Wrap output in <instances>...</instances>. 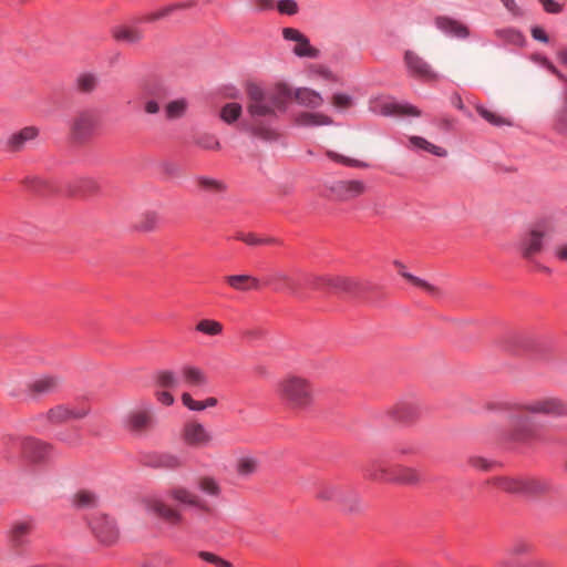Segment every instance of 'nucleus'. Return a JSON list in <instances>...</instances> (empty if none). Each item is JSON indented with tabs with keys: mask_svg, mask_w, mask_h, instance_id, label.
<instances>
[{
	"mask_svg": "<svg viewBox=\"0 0 567 567\" xmlns=\"http://www.w3.org/2000/svg\"><path fill=\"white\" fill-rule=\"evenodd\" d=\"M246 91L249 100L247 111L254 120L258 117H276L278 112H286L288 103L292 97L291 89L284 83L276 84L271 89H264L256 83H248ZM246 130L252 136L264 141L277 138L275 128L257 123V121L252 125L247 126Z\"/></svg>",
	"mask_w": 567,
	"mask_h": 567,
	"instance_id": "nucleus-1",
	"label": "nucleus"
},
{
	"mask_svg": "<svg viewBox=\"0 0 567 567\" xmlns=\"http://www.w3.org/2000/svg\"><path fill=\"white\" fill-rule=\"evenodd\" d=\"M167 499H173L182 506L206 509L205 503L194 492L178 486L172 488L166 496L154 495L145 498L146 511L169 524H179L182 522V514L171 507L167 504Z\"/></svg>",
	"mask_w": 567,
	"mask_h": 567,
	"instance_id": "nucleus-2",
	"label": "nucleus"
},
{
	"mask_svg": "<svg viewBox=\"0 0 567 567\" xmlns=\"http://www.w3.org/2000/svg\"><path fill=\"white\" fill-rule=\"evenodd\" d=\"M154 378L158 386L167 389L185 386L194 391H205L209 386V378L205 371L192 364L181 367L177 372L161 370Z\"/></svg>",
	"mask_w": 567,
	"mask_h": 567,
	"instance_id": "nucleus-3",
	"label": "nucleus"
},
{
	"mask_svg": "<svg viewBox=\"0 0 567 567\" xmlns=\"http://www.w3.org/2000/svg\"><path fill=\"white\" fill-rule=\"evenodd\" d=\"M277 394L282 402L292 409L305 410L313 403L311 383L301 377L288 375L277 384Z\"/></svg>",
	"mask_w": 567,
	"mask_h": 567,
	"instance_id": "nucleus-4",
	"label": "nucleus"
},
{
	"mask_svg": "<svg viewBox=\"0 0 567 567\" xmlns=\"http://www.w3.org/2000/svg\"><path fill=\"white\" fill-rule=\"evenodd\" d=\"M189 4L186 2H182L169 4L158 10L148 12L131 24L114 27L112 34L117 42H124L127 44L138 43L144 38V31L140 27L141 23H152L157 20L167 18L176 10L187 8Z\"/></svg>",
	"mask_w": 567,
	"mask_h": 567,
	"instance_id": "nucleus-5",
	"label": "nucleus"
},
{
	"mask_svg": "<svg viewBox=\"0 0 567 567\" xmlns=\"http://www.w3.org/2000/svg\"><path fill=\"white\" fill-rule=\"evenodd\" d=\"M492 483L506 493L524 496L537 495L549 488L547 481L537 477L499 476L493 478Z\"/></svg>",
	"mask_w": 567,
	"mask_h": 567,
	"instance_id": "nucleus-6",
	"label": "nucleus"
},
{
	"mask_svg": "<svg viewBox=\"0 0 567 567\" xmlns=\"http://www.w3.org/2000/svg\"><path fill=\"white\" fill-rule=\"evenodd\" d=\"M317 498L338 504L349 512L358 511L361 505L360 497L354 491L333 484L323 485L319 489Z\"/></svg>",
	"mask_w": 567,
	"mask_h": 567,
	"instance_id": "nucleus-7",
	"label": "nucleus"
},
{
	"mask_svg": "<svg viewBox=\"0 0 567 567\" xmlns=\"http://www.w3.org/2000/svg\"><path fill=\"white\" fill-rule=\"evenodd\" d=\"M370 109L372 112L383 116H415L421 115V111L405 102L396 101L390 96H381L371 101Z\"/></svg>",
	"mask_w": 567,
	"mask_h": 567,
	"instance_id": "nucleus-8",
	"label": "nucleus"
},
{
	"mask_svg": "<svg viewBox=\"0 0 567 567\" xmlns=\"http://www.w3.org/2000/svg\"><path fill=\"white\" fill-rule=\"evenodd\" d=\"M100 124L99 113L94 110L80 111L71 124V134L75 141L90 140Z\"/></svg>",
	"mask_w": 567,
	"mask_h": 567,
	"instance_id": "nucleus-9",
	"label": "nucleus"
},
{
	"mask_svg": "<svg viewBox=\"0 0 567 567\" xmlns=\"http://www.w3.org/2000/svg\"><path fill=\"white\" fill-rule=\"evenodd\" d=\"M124 426L127 431L142 434L154 426L153 408L143 402L130 411L124 417Z\"/></svg>",
	"mask_w": 567,
	"mask_h": 567,
	"instance_id": "nucleus-10",
	"label": "nucleus"
},
{
	"mask_svg": "<svg viewBox=\"0 0 567 567\" xmlns=\"http://www.w3.org/2000/svg\"><path fill=\"white\" fill-rule=\"evenodd\" d=\"M89 525L93 535L101 544L111 546L117 542L120 536L118 528L111 517L95 513L89 519Z\"/></svg>",
	"mask_w": 567,
	"mask_h": 567,
	"instance_id": "nucleus-11",
	"label": "nucleus"
},
{
	"mask_svg": "<svg viewBox=\"0 0 567 567\" xmlns=\"http://www.w3.org/2000/svg\"><path fill=\"white\" fill-rule=\"evenodd\" d=\"M308 287L312 289H327L338 293H354L358 290V282L347 277H319L310 276L305 278Z\"/></svg>",
	"mask_w": 567,
	"mask_h": 567,
	"instance_id": "nucleus-12",
	"label": "nucleus"
},
{
	"mask_svg": "<svg viewBox=\"0 0 567 567\" xmlns=\"http://www.w3.org/2000/svg\"><path fill=\"white\" fill-rule=\"evenodd\" d=\"M303 276L298 279L284 271H275L265 277L262 285L270 287L272 290L278 292H288L292 296L299 297L303 286L308 287Z\"/></svg>",
	"mask_w": 567,
	"mask_h": 567,
	"instance_id": "nucleus-13",
	"label": "nucleus"
},
{
	"mask_svg": "<svg viewBox=\"0 0 567 567\" xmlns=\"http://www.w3.org/2000/svg\"><path fill=\"white\" fill-rule=\"evenodd\" d=\"M520 411L547 416H567V403L558 398H543L524 403Z\"/></svg>",
	"mask_w": 567,
	"mask_h": 567,
	"instance_id": "nucleus-14",
	"label": "nucleus"
},
{
	"mask_svg": "<svg viewBox=\"0 0 567 567\" xmlns=\"http://www.w3.org/2000/svg\"><path fill=\"white\" fill-rule=\"evenodd\" d=\"M511 441L530 443L540 439V427L530 417L514 415L511 417Z\"/></svg>",
	"mask_w": 567,
	"mask_h": 567,
	"instance_id": "nucleus-15",
	"label": "nucleus"
},
{
	"mask_svg": "<svg viewBox=\"0 0 567 567\" xmlns=\"http://www.w3.org/2000/svg\"><path fill=\"white\" fill-rule=\"evenodd\" d=\"M181 437L184 444L190 447H207L213 443V433L196 421L187 422L183 426Z\"/></svg>",
	"mask_w": 567,
	"mask_h": 567,
	"instance_id": "nucleus-16",
	"label": "nucleus"
},
{
	"mask_svg": "<svg viewBox=\"0 0 567 567\" xmlns=\"http://www.w3.org/2000/svg\"><path fill=\"white\" fill-rule=\"evenodd\" d=\"M404 63L408 74L414 79L422 81H434L439 79V74L432 69L430 63L412 50L405 51Z\"/></svg>",
	"mask_w": 567,
	"mask_h": 567,
	"instance_id": "nucleus-17",
	"label": "nucleus"
},
{
	"mask_svg": "<svg viewBox=\"0 0 567 567\" xmlns=\"http://www.w3.org/2000/svg\"><path fill=\"white\" fill-rule=\"evenodd\" d=\"M545 233L533 228L523 234L517 243V248L523 258L532 260L543 250Z\"/></svg>",
	"mask_w": 567,
	"mask_h": 567,
	"instance_id": "nucleus-18",
	"label": "nucleus"
},
{
	"mask_svg": "<svg viewBox=\"0 0 567 567\" xmlns=\"http://www.w3.org/2000/svg\"><path fill=\"white\" fill-rule=\"evenodd\" d=\"M434 25L450 39L466 40L471 34L465 23L450 16H437L434 19Z\"/></svg>",
	"mask_w": 567,
	"mask_h": 567,
	"instance_id": "nucleus-19",
	"label": "nucleus"
},
{
	"mask_svg": "<svg viewBox=\"0 0 567 567\" xmlns=\"http://www.w3.org/2000/svg\"><path fill=\"white\" fill-rule=\"evenodd\" d=\"M331 192L340 200H350L365 192V184L359 179L338 181L332 184Z\"/></svg>",
	"mask_w": 567,
	"mask_h": 567,
	"instance_id": "nucleus-20",
	"label": "nucleus"
},
{
	"mask_svg": "<svg viewBox=\"0 0 567 567\" xmlns=\"http://www.w3.org/2000/svg\"><path fill=\"white\" fill-rule=\"evenodd\" d=\"M365 477L377 482L391 483L393 468H390L386 463L379 458L370 460L362 468Z\"/></svg>",
	"mask_w": 567,
	"mask_h": 567,
	"instance_id": "nucleus-21",
	"label": "nucleus"
},
{
	"mask_svg": "<svg viewBox=\"0 0 567 567\" xmlns=\"http://www.w3.org/2000/svg\"><path fill=\"white\" fill-rule=\"evenodd\" d=\"M39 135L35 126H27L12 133L7 140V147L10 151L18 152L25 147L29 142L34 141Z\"/></svg>",
	"mask_w": 567,
	"mask_h": 567,
	"instance_id": "nucleus-22",
	"label": "nucleus"
},
{
	"mask_svg": "<svg viewBox=\"0 0 567 567\" xmlns=\"http://www.w3.org/2000/svg\"><path fill=\"white\" fill-rule=\"evenodd\" d=\"M23 455L31 461L44 458L49 453V446L34 437H27L21 442Z\"/></svg>",
	"mask_w": 567,
	"mask_h": 567,
	"instance_id": "nucleus-23",
	"label": "nucleus"
},
{
	"mask_svg": "<svg viewBox=\"0 0 567 567\" xmlns=\"http://www.w3.org/2000/svg\"><path fill=\"white\" fill-rule=\"evenodd\" d=\"M225 280L237 291L259 290L262 287V282L250 275H230Z\"/></svg>",
	"mask_w": 567,
	"mask_h": 567,
	"instance_id": "nucleus-24",
	"label": "nucleus"
},
{
	"mask_svg": "<svg viewBox=\"0 0 567 567\" xmlns=\"http://www.w3.org/2000/svg\"><path fill=\"white\" fill-rule=\"evenodd\" d=\"M292 95L298 104L305 107L318 109L323 104L322 95L309 87H298Z\"/></svg>",
	"mask_w": 567,
	"mask_h": 567,
	"instance_id": "nucleus-25",
	"label": "nucleus"
},
{
	"mask_svg": "<svg viewBox=\"0 0 567 567\" xmlns=\"http://www.w3.org/2000/svg\"><path fill=\"white\" fill-rule=\"evenodd\" d=\"M87 414L85 409L59 405L48 412V419L52 422H64L73 419H82Z\"/></svg>",
	"mask_w": 567,
	"mask_h": 567,
	"instance_id": "nucleus-26",
	"label": "nucleus"
},
{
	"mask_svg": "<svg viewBox=\"0 0 567 567\" xmlns=\"http://www.w3.org/2000/svg\"><path fill=\"white\" fill-rule=\"evenodd\" d=\"M295 123L302 127H316L332 125L333 120L323 113L301 112L295 118Z\"/></svg>",
	"mask_w": 567,
	"mask_h": 567,
	"instance_id": "nucleus-27",
	"label": "nucleus"
},
{
	"mask_svg": "<svg viewBox=\"0 0 567 567\" xmlns=\"http://www.w3.org/2000/svg\"><path fill=\"white\" fill-rule=\"evenodd\" d=\"M494 35L501 40L503 44L523 47L525 43V37L522 31L513 27L496 29Z\"/></svg>",
	"mask_w": 567,
	"mask_h": 567,
	"instance_id": "nucleus-28",
	"label": "nucleus"
},
{
	"mask_svg": "<svg viewBox=\"0 0 567 567\" xmlns=\"http://www.w3.org/2000/svg\"><path fill=\"white\" fill-rule=\"evenodd\" d=\"M421 480L422 476L415 468L396 466L393 468L391 483L414 485Z\"/></svg>",
	"mask_w": 567,
	"mask_h": 567,
	"instance_id": "nucleus-29",
	"label": "nucleus"
},
{
	"mask_svg": "<svg viewBox=\"0 0 567 567\" xmlns=\"http://www.w3.org/2000/svg\"><path fill=\"white\" fill-rule=\"evenodd\" d=\"M32 529L30 522H21L16 524L11 530V543L16 547H22L29 542V535Z\"/></svg>",
	"mask_w": 567,
	"mask_h": 567,
	"instance_id": "nucleus-30",
	"label": "nucleus"
},
{
	"mask_svg": "<svg viewBox=\"0 0 567 567\" xmlns=\"http://www.w3.org/2000/svg\"><path fill=\"white\" fill-rule=\"evenodd\" d=\"M188 109V101L185 97H179L168 102L164 109L165 117L168 121H174L183 117Z\"/></svg>",
	"mask_w": 567,
	"mask_h": 567,
	"instance_id": "nucleus-31",
	"label": "nucleus"
},
{
	"mask_svg": "<svg viewBox=\"0 0 567 567\" xmlns=\"http://www.w3.org/2000/svg\"><path fill=\"white\" fill-rule=\"evenodd\" d=\"M58 385L59 381L55 378L44 375L34 380L30 384V391L35 394L42 395L53 392L58 388Z\"/></svg>",
	"mask_w": 567,
	"mask_h": 567,
	"instance_id": "nucleus-32",
	"label": "nucleus"
},
{
	"mask_svg": "<svg viewBox=\"0 0 567 567\" xmlns=\"http://www.w3.org/2000/svg\"><path fill=\"white\" fill-rule=\"evenodd\" d=\"M409 141L413 147L423 150L435 156L445 157L447 155V151L445 148L436 146L421 136H411Z\"/></svg>",
	"mask_w": 567,
	"mask_h": 567,
	"instance_id": "nucleus-33",
	"label": "nucleus"
},
{
	"mask_svg": "<svg viewBox=\"0 0 567 567\" xmlns=\"http://www.w3.org/2000/svg\"><path fill=\"white\" fill-rule=\"evenodd\" d=\"M243 107L237 102H230L225 104L220 110V118L227 123L233 124L240 117Z\"/></svg>",
	"mask_w": 567,
	"mask_h": 567,
	"instance_id": "nucleus-34",
	"label": "nucleus"
},
{
	"mask_svg": "<svg viewBox=\"0 0 567 567\" xmlns=\"http://www.w3.org/2000/svg\"><path fill=\"white\" fill-rule=\"evenodd\" d=\"M292 52L299 58L317 59L320 55V51L310 44L307 37L303 40L296 42Z\"/></svg>",
	"mask_w": 567,
	"mask_h": 567,
	"instance_id": "nucleus-35",
	"label": "nucleus"
},
{
	"mask_svg": "<svg viewBox=\"0 0 567 567\" xmlns=\"http://www.w3.org/2000/svg\"><path fill=\"white\" fill-rule=\"evenodd\" d=\"M399 421L409 422L419 415V408L413 403H401L394 410Z\"/></svg>",
	"mask_w": 567,
	"mask_h": 567,
	"instance_id": "nucleus-36",
	"label": "nucleus"
},
{
	"mask_svg": "<svg viewBox=\"0 0 567 567\" xmlns=\"http://www.w3.org/2000/svg\"><path fill=\"white\" fill-rule=\"evenodd\" d=\"M195 329L203 334L215 337L223 332V324L216 320L203 319L196 324Z\"/></svg>",
	"mask_w": 567,
	"mask_h": 567,
	"instance_id": "nucleus-37",
	"label": "nucleus"
},
{
	"mask_svg": "<svg viewBox=\"0 0 567 567\" xmlns=\"http://www.w3.org/2000/svg\"><path fill=\"white\" fill-rule=\"evenodd\" d=\"M184 461L182 457L171 453H163L157 455L155 460V466L163 467L166 470H175L183 465Z\"/></svg>",
	"mask_w": 567,
	"mask_h": 567,
	"instance_id": "nucleus-38",
	"label": "nucleus"
},
{
	"mask_svg": "<svg viewBox=\"0 0 567 567\" xmlns=\"http://www.w3.org/2000/svg\"><path fill=\"white\" fill-rule=\"evenodd\" d=\"M97 504V497L90 491H80L73 497V505L78 508H90Z\"/></svg>",
	"mask_w": 567,
	"mask_h": 567,
	"instance_id": "nucleus-39",
	"label": "nucleus"
},
{
	"mask_svg": "<svg viewBox=\"0 0 567 567\" xmlns=\"http://www.w3.org/2000/svg\"><path fill=\"white\" fill-rule=\"evenodd\" d=\"M529 549H530V546L527 543H525L523 540H517L508 549V557L503 561V564L508 565V566L518 564V561H516L515 557L516 556L519 557V556L527 554L529 551Z\"/></svg>",
	"mask_w": 567,
	"mask_h": 567,
	"instance_id": "nucleus-40",
	"label": "nucleus"
},
{
	"mask_svg": "<svg viewBox=\"0 0 567 567\" xmlns=\"http://www.w3.org/2000/svg\"><path fill=\"white\" fill-rule=\"evenodd\" d=\"M309 73L311 78L319 79L324 82L338 83L340 81V78L324 65H313L310 68Z\"/></svg>",
	"mask_w": 567,
	"mask_h": 567,
	"instance_id": "nucleus-41",
	"label": "nucleus"
},
{
	"mask_svg": "<svg viewBox=\"0 0 567 567\" xmlns=\"http://www.w3.org/2000/svg\"><path fill=\"white\" fill-rule=\"evenodd\" d=\"M258 468V462L252 456H243L237 461L236 470L240 476H249Z\"/></svg>",
	"mask_w": 567,
	"mask_h": 567,
	"instance_id": "nucleus-42",
	"label": "nucleus"
},
{
	"mask_svg": "<svg viewBox=\"0 0 567 567\" xmlns=\"http://www.w3.org/2000/svg\"><path fill=\"white\" fill-rule=\"evenodd\" d=\"M400 266H401L400 275L402 277H404L406 280H409L413 286H415V287L426 291L430 295H435L436 293V288L434 286L429 284L424 279L419 278V277L408 272L402 265H400Z\"/></svg>",
	"mask_w": 567,
	"mask_h": 567,
	"instance_id": "nucleus-43",
	"label": "nucleus"
},
{
	"mask_svg": "<svg viewBox=\"0 0 567 567\" xmlns=\"http://www.w3.org/2000/svg\"><path fill=\"white\" fill-rule=\"evenodd\" d=\"M476 111L491 125L503 126L509 124V122L506 118L483 105H477Z\"/></svg>",
	"mask_w": 567,
	"mask_h": 567,
	"instance_id": "nucleus-44",
	"label": "nucleus"
},
{
	"mask_svg": "<svg viewBox=\"0 0 567 567\" xmlns=\"http://www.w3.org/2000/svg\"><path fill=\"white\" fill-rule=\"evenodd\" d=\"M143 91L146 95L156 100H163L168 95L167 89L157 81H151L144 84Z\"/></svg>",
	"mask_w": 567,
	"mask_h": 567,
	"instance_id": "nucleus-45",
	"label": "nucleus"
},
{
	"mask_svg": "<svg viewBox=\"0 0 567 567\" xmlns=\"http://www.w3.org/2000/svg\"><path fill=\"white\" fill-rule=\"evenodd\" d=\"M76 84L82 92L89 93L96 87L97 79L92 73H84L78 78Z\"/></svg>",
	"mask_w": 567,
	"mask_h": 567,
	"instance_id": "nucleus-46",
	"label": "nucleus"
},
{
	"mask_svg": "<svg viewBox=\"0 0 567 567\" xmlns=\"http://www.w3.org/2000/svg\"><path fill=\"white\" fill-rule=\"evenodd\" d=\"M199 489L209 496H218L220 494V487L218 483L210 477H204L199 481Z\"/></svg>",
	"mask_w": 567,
	"mask_h": 567,
	"instance_id": "nucleus-47",
	"label": "nucleus"
},
{
	"mask_svg": "<svg viewBox=\"0 0 567 567\" xmlns=\"http://www.w3.org/2000/svg\"><path fill=\"white\" fill-rule=\"evenodd\" d=\"M238 239L243 240L249 246L271 245L276 243L275 238L271 237H258L255 234H241Z\"/></svg>",
	"mask_w": 567,
	"mask_h": 567,
	"instance_id": "nucleus-48",
	"label": "nucleus"
},
{
	"mask_svg": "<svg viewBox=\"0 0 567 567\" xmlns=\"http://www.w3.org/2000/svg\"><path fill=\"white\" fill-rule=\"evenodd\" d=\"M276 8L280 14L295 16L298 13L299 6L296 0L276 1Z\"/></svg>",
	"mask_w": 567,
	"mask_h": 567,
	"instance_id": "nucleus-49",
	"label": "nucleus"
},
{
	"mask_svg": "<svg viewBox=\"0 0 567 567\" xmlns=\"http://www.w3.org/2000/svg\"><path fill=\"white\" fill-rule=\"evenodd\" d=\"M182 403L185 408L193 412H200L205 410L203 401L194 400L189 392H183L181 395Z\"/></svg>",
	"mask_w": 567,
	"mask_h": 567,
	"instance_id": "nucleus-50",
	"label": "nucleus"
},
{
	"mask_svg": "<svg viewBox=\"0 0 567 567\" xmlns=\"http://www.w3.org/2000/svg\"><path fill=\"white\" fill-rule=\"evenodd\" d=\"M199 558L204 561L215 565L216 567H233V564L228 560L223 559L221 557L209 553V551H199Z\"/></svg>",
	"mask_w": 567,
	"mask_h": 567,
	"instance_id": "nucleus-51",
	"label": "nucleus"
},
{
	"mask_svg": "<svg viewBox=\"0 0 567 567\" xmlns=\"http://www.w3.org/2000/svg\"><path fill=\"white\" fill-rule=\"evenodd\" d=\"M328 156L337 163L343 164L349 167H368V164L358 159L349 158L343 155L329 152Z\"/></svg>",
	"mask_w": 567,
	"mask_h": 567,
	"instance_id": "nucleus-52",
	"label": "nucleus"
},
{
	"mask_svg": "<svg viewBox=\"0 0 567 567\" xmlns=\"http://www.w3.org/2000/svg\"><path fill=\"white\" fill-rule=\"evenodd\" d=\"M196 145L204 150H219L220 144L215 135L204 134L196 140Z\"/></svg>",
	"mask_w": 567,
	"mask_h": 567,
	"instance_id": "nucleus-53",
	"label": "nucleus"
},
{
	"mask_svg": "<svg viewBox=\"0 0 567 567\" xmlns=\"http://www.w3.org/2000/svg\"><path fill=\"white\" fill-rule=\"evenodd\" d=\"M159 224V217L156 213H147L144 215L143 220L140 224V229L144 231H151Z\"/></svg>",
	"mask_w": 567,
	"mask_h": 567,
	"instance_id": "nucleus-54",
	"label": "nucleus"
},
{
	"mask_svg": "<svg viewBox=\"0 0 567 567\" xmlns=\"http://www.w3.org/2000/svg\"><path fill=\"white\" fill-rule=\"evenodd\" d=\"M352 96L347 93H336L332 97V104L336 109L343 110L351 105Z\"/></svg>",
	"mask_w": 567,
	"mask_h": 567,
	"instance_id": "nucleus-55",
	"label": "nucleus"
},
{
	"mask_svg": "<svg viewBox=\"0 0 567 567\" xmlns=\"http://www.w3.org/2000/svg\"><path fill=\"white\" fill-rule=\"evenodd\" d=\"M545 12L549 14H559L564 11V4L557 2L556 0H537Z\"/></svg>",
	"mask_w": 567,
	"mask_h": 567,
	"instance_id": "nucleus-56",
	"label": "nucleus"
},
{
	"mask_svg": "<svg viewBox=\"0 0 567 567\" xmlns=\"http://www.w3.org/2000/svg\"><path fill=\"white\" fill-rule=\"evenodd\" d=\"M197 183L198 185L203 188V189H208V190H220L223 189V185L220 182L214 179V178H209V177H206V176H199L197 177Z\"/></svg>",
	"mask_w": 567,
	"mask_h": 567,
	"instance_id": "nucleus-57",
	"label": "nucleus"
},
{
	"mask_svg": "<svg viewBox=\"0 0 567 567\" xmlns=\"http://www.w3.org/2000/svg\"><path fill=\"white\" fill-rule=\"evenodd\" d=\"M277 0H249L250 6L258 12L269 11L276 8Z\"/></svg>",
	"mask_w": 567,
	"mask_h": 567,
	"instance_id": "nucleus-58",
	"label": "nucleus"
},
{
	"mask_svg": "<svg viewBox=\"0 0 567 567\" xmlns=\"http://www.w3.org/2000/svg\"><path fill=\"white\" fill-rule=\"evenodd\" d=\"M502 4L512 17L520 18L524 16V11L515 0H505L504 2H502Z\"/></svg>",
	"mask_w": 567,
	"mask_h": 567,
	"instance_id": "nucleus-59",
	"label": "nucleus"
},
{
	"mask_svg": "<svg viewBox=\"0 0 567 567\" xmlns=\"http://www.w3.org/2000/svg\"><path fill=\"white\" fill-rule=\"evenodd\" d=\"M282 37L285 40L293 42H299L300 40H303L306 38L303 33H301L299 30L295 28H284Z\"/></svg>",
	"mask_w": 567,
	"mask_h": 567,
	"instance_id": "nucleus-60",
	"label": "nucleus"
},
{
	"mask_svg": "<svg viewBox=\"0 0 567 567\" xmlns=\"http://www.w3.org/2000/svg\"><path fill=\"white\" fill-rule=\"evenodd\" d=\"M553 256L558 261L567 264V241L557 244L553 249Z\"/></svg>",
	"mask_w": 567,
	"mask_h": 567,
	"instance_id": "nucleus-61",
	"label": "nucleus"
},
{
	"mask_svg": "<svg viewBox=\"0 0 567 567\" xmlns=\"http://www.w3.org/2000/svg\"><path fill=\"white\" fill-rule=\"evenodd\" d=\"M556 128L567 136V106L558 113Z\"/></svg>",
	"mask_w": 567,
	"mask_h": 567,
	"instance_id": "nucleus-62",
	"label": "nucleus"
},
{
	"mask_svg": "<svg viewBox=\"0 0 567 567\" xmlns=\"http://www.w3.org/2000/svg\"><path fill=\"white\" fill-rule=\"evenodd\" d=\"M542 65L546 68L551 74L557 76L560 81L565 82L567 80L564 73L560 72L547 58L542 59Z\"/></svg>",
	"mask_w": 567,
	"mask_h": 567,
	"instance_id": "nucleus-63",
	"label": "nucleus"
},
{
	"mask_svg": "<svg viewBox=\"0 0 567 567\" xmlns=\"http://www.w3.org/2000/svg\"><path fill=\"white\" fill-rule=\"evenodd\" d=\"M530 33H532L533 39L536 41H539L543 43L549 42V37L547 35L546 31L542 27H538V25L533 27L530 30Z\"/></svg>",
	"mask_w": 567,
	"mask_h": 567,
	"instance_id": "nucleus-64",
	"label": "nucleus"
}]
</instances>
